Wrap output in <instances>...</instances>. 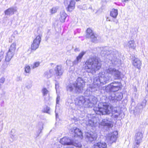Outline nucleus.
<instances>
[{
  "instance_id": "33",
  "label": "nucleus",
  "mask_w": 148,
  "mask_h": 148,
  "mask_svg": "<svg viewBox=\"0 0 148 148\" xmlns=\"http://www.w3.org/2000/svg\"><path fill=\"white\" fill-rule=\"evenodd\" d=\"M32 86V83L30 80L28 81L25 84V87L29 89H30Z\"/></svg>"
},
{
  "instance_id": "45",
  "label": "nucleus",
  "mask_w": 148,
  "mask_h": 148,
  "mask_svg": "<svg viewBox=\"0 0 148 148\" xmlns=\"http://www.w3.org/2000/svg\"><path fill=\"white\" fill-rule=\"evenodd\" d=\"M74 51L75 52L79 51V48H76L74 49Z\"/></svg>"
},
{
  "instance_id": "8",
  "label": "nucleus",
  "mask_w": 148,
  "mask_h": 148,
  "mask_svg": "<svg viewBox=\"0 0 148 148\" xmlns=\"http://www.w3.org/2000/svg\"><path fill=\"white\" fill-rule=\"evenodd\" d=\"M105 72L109 76V74L113 76L115 79H121V73L119 70L114 68L113 66L109 65L108 67H106Z\"/></svg>"
},
{
  "instance_id": "29",
  "label": "nucleus",
  "mask_w": 148,
  "mask_h": 148,
  "mask_svg": "<svg viewBox=\"0 0 148 148\" xmlns=\"http://www.w3.org/2000/svg\"><path fill=\"white\" fill-rule=\"evenodd\" d=\"M127 45L130 48H131L132 49H134L136 47V45L134 40L129 41L127 43Z\"/></svg>"
},
{
  "instance_id": "37",
  "label": "nucleus",
  "mask_w": 148,
  "mask_h": 148,
  "mask_svg": "<svg viewBox=\"0 0 148 148\" xmlns=\"http://www.w3.org/2000/svg\"><path fill=\"white\" fill-rule=\"evenodd\" d=\"M147 102V101L145 99H144L143 101L142 102L140 103V104H141L143 107H145L146 104V103Z\"/></svg>"
},
{
  "instance_id": "34",
  "label": "nucleus",
  "mask_w": 148,
  "mask_h": 148,
  "mask_svg": "<svg viewBox=\"0 0 148 148\" xmlns=\"http://www.w3.org/2000/svg\"><path fill=\"white\" fill-rule=\"evenodd\" d=\"M31 71V68L29 65H26L25 67V72L26 73H29Z\"/></svg>"
},
{
  "instance_id": "44",
  "label": "nucleus",
  "mask_w": 148,
  "mask_h": 148,
  "mask_svg": "<svg viewBox=\"0 0 148 148\" xmlns=\"http://www.w3.org/2000/svg\"><path fill=\"white\" fill-rule=\"evenodd\" d=\"M112 116H113V117L117 119L118 117V115L117 114H115L114 115H113Z\"/></svg>"
},
{
  "instance_id": "47",
  "label": "nucleus",
  "mask_w": 148,
  "mask_h": 148,
  "mask_svg": "<svg viewBox=\"0 0 148 148\" xmlns=\"http://www.w3.org/2000/svg\"><path fill=\"white\" fill-rule=\"evenodd\" d=\"M89 124H90V125H91V124H90V122H91V123H92V121H89Z\"/></svg>"
},
{
  "instance_id": "6",
  "label": "nucleus",
  "mask_w": 148,
  "mask_h": 148,
  "mask_svg": "<svg viewBox=\"0 0 148 148\" xmlns=\"http://www.w3.org/2000/svg\"><path fill=\"white\" fill-rule=\"evenodd\" d=\"M111 77L106 74L105 72H100L98 77L93 79V85L95 87H99L102 85L105 84L109 82Z\"/></svg>"
},
{
  "instance_id": "10",
  "label": "nucleus",
  "mask_w": 148,
  "mask_h": 148,
  "mask_svg": "<svg viewBox=\"0 0 148 148\" xmlns=\"http://www.w3.org/2000/svg\"><path fill=\"white\" fill-rule=\"evenodd\" d=\"M16 43L13 42L10 46L8 51L5 56V62H10L14 55L16 48Z\"/></svg>"
},
{
  "instance_id": "52",
  "label": "nucleus",
  "mask_w": 148,
  "mask_h": 148,
  "mask_svg": "<svg viewBox=\"0 0 148 148\" xmlns=\"http://www.w3.org/2000/svg\"><path fill=\"white\" fill-rule=\"evenodd\" d=\"M77 1H79V0H75Z\"/></svg>"
},
{
  "instance_id": "3",
  "label": "nucleus",
  "mask_w": 148,
  "mask_h": 148,
  "mask_svg": "<svg viewBox=\"0 0 148 148\" xmlns=\"http://www.w3.org/2000/svg\"><path fill=\"white\" fill-rule=\"evenodd\" d=\"M101 50V55L110 60L113 65L118 66L121 64V60L119 58V52L116 50L107 47H102Z\"/></svg>"
},
{
  "instance_id": "9",
  "label": "nucleus",
  "mask_w": 148,
  "mask_h": 148,
  "mask_svg": "<svg viewBox=\"0 0 148 148\" xmlns=\"http://www.w3.org/2000/svg\"><path fill=\"white\" fill-rule=\"evenodd\" d=\"M123 97V94L121 92H118L116 93L114 92H110L109 96L107 97L111 103L116 104L117 102L121 100Z\"/></svg>"
},
{
  "instance_id": "2",
  "label": "nucleus",
  "mask_w": 148,
  "mask_h": 148,
  "mask_svg": "<svg viewBox=\"0 0 148 148\" xmlns=\"http://www.w3.org/2000/svg\"><path fill=\"white\" fill-rule=\"evenodd\" d=\"M69 132L73 136H72V138L64 137L60 139V143L64 145H72L77 147H81L82 145L79 141L83 138L81 130L77 127H74L71 129Z\"/></svg>"
},
{
  "instance_id": "14",
  "label": "nucleus",
  "mask_w": 148,
  "mask_h": 148,
  "mask_svg": "<svg viewBox=\"0 0 148 148\" xmlns=\"http://www.w3.org/2000/svg\"><path fill=\"white\" fill-rule=\"evenodd\" d=\"M87 103V105L86 107L92 108L96 104L98 101L97 98L93 96H90L88 98H86Z\"/></svg>"
},
{
  "instance_id": "4",
  "label": "nucleus",
  "mask_w": 148,
  "mask_h": 148,
  "mask_svg": "<svg viewBox=\"0 0 148 148\" xmlns=\"http://www.w3.org/2000/svg\"><path fill=\"white\" fill-rule=\"evenodd\" d=\"M101 66V64L98 58L93 57L86 60L84 68L86 72L93 74L100 69Z\"/></svg>"
},
{
  "instance_id": "38",
  "label": "nucleus",
  "mask_w": 148,
  "mask_h": 148,
  "mask_svg": "<svg viewBox=\"0 0 148 148\" xmlns=\"http://www.w3.org/2000/svg\"><path fill=\"white\" fill-rule=\"evenodd\" d=\"M57 10L56 8H52L50 10V12L51 14L55 13L57 12Z\"/></svg>"
},
{
  "instance_id": "40",
  "label": "nucleus",
  "mask_w": 148,
  "mask_h": 148,
  "mask_svg": "<svg viewBox=\"0 0 148 148\" xmlns=\"http://www.w3.org/2000/svg\"><path fill=\"white\" fill-rule=\"evenodd\" d=\"M5 81V78L4 77H2L0 79V83L1 84H3L4 83Z\"/></svg>"
},
{
  "instance_id": "7",
  "label": "nucleus",
  "mask_w": 148,
  "mask_h": 148,
  "mask_svg": "<svg viewBox=\"0 0 148 148\" xmlns=\"http://www.w3.org/2000/svg\"><path fill=\"white\" fill-rule=\"evenodd\" d=\"M86 98L84 97L80 96L77 97L75 100V104L71 103L70 105V108L73 110H79L85 104V107H86L87 103Z\"/></svg>"
},
{
  "instance_id": "20",
  "label": "nucleus",
  "mask_w": 148,
  "mask_h": 148,
  "mask_svg": "<svg viewBox=\"0 0 148 148\" xmlns=\"http://www.w3.org/2000/svg\"><path fill=\"white\" fill-rule=\"evenodd\" d=\"M86 52L82 51L77 56L76 59L73 62V65H77L79 63L81 62L83 56L86 53Z\"/></svg>"
},
{
  "instance_id": "41",
  "label": "nucleus",
  "mask_w": 148,
  "mask_h": 148,
  "mask_svg": "<svg viewBox=\"0 0 148 148\" xmlns=\"http://www.w3.org/2000/svg\"><path fill=\"white\" fill-rule=\"evenodd\" d=\"M50 110V108L48 107H47L44 110L45 112L47 113H49V112Z\"/></svg>"
},
{
  "instance_id": "12",
  "label": "nucleus",
  "mask_w": 148,
  "mask_h": 148,
  "mask_svg": "<svg viewBox=\"0 0 148 148\" xmlns=\"http://www.w3.org/2000/svg\"><path fill=\"white\" fill-rule=\"evenodd\" d=\"M120 82H114L109 84L106 87L107 90L110 92H114L121 88Z\"/></svg>"
},
{
  "instance_id": "54",
  "label": "nucleus",
  "mask_w": 148,
  "mask_h": 148,
  "mask_svg": "<svg viewBox=\"0 0 148 148\" xmlns=\"http://www.w3.org/2000/svg\"><path fill=\"white\" fill-rule=\"evenodd\" d=\"M92 7L90 8H91Z\"/></svg>"
},
{
  "instance_id": "28",
  "label": "nucleus",
  "mask_w": 148,
  "mask_h": 148,
  "mask_svg": "<svg viewBox=\"0 0 148 148\" xmlns=\"http://www.w3.org/2000/svg\"><path fill=\"white\" fill-rule=\"evenodd\" d=\"M45 77L47 78H49L53 76L54 74V73L53 69H50L45 72Z\"/></svg>"
},
{
  "instance_id": "18",
  "label": "nucleus",
  "mask_w": 148,
  "mask_h": 148,
  "mask_svg": "<svg viewBox=\"0 0 148 148\" xmlns=\"http://www.w3.org/2000/svg\"><path fill=\"white\" fill-rule=\"evenodd\" d=\"M135 137L136 144L134 145L133 148H138L140 143L142 142L143 134L141 132H138L136 134Z\"/></svg>"
},
{
  "instance_id": "30",
  "label": "nucleus",
  "mask_w": 148,
  "mask_h": 148,
  "mask_svg": "<svg viewBox=\"0 0 148 148\" xmlns=\"http://www.w3.org/2000/svg\"><path fill=\"white\" fill-rule=\"evenodd\" d=\"M145 107H143V106L140 103H138L136 108V111L138 112H141L143 109Z\"/></svg>"
},
{
  "instance_id": "15",
  "label": "nucleus",
  "mask_w": 148,
  "mask_h": 148,
  "mask_svg": "<svg viewBox=\"0 0 148 148\" xmlns=\"http://www.w3.org/2000/svg\"><path fill=\"white\" fill-rule=\"evenodd\" d=\"M75 2L74 0H64V4L65 6H67V10L72 12L75 8Z\"/></svg>"
},
{
  "instance_id": "46",
  "label": "nucleus",
  "mask_w": 148,
  "mask_h": 148,
  "mask_svg": "<svg viewBox=\"0 0 148 148\" xmlns=\"http://www.w3.org/2000/svg\"><path fill=\"white\" fill-rule=\"evenodd\" d=\"M55 112H56V118H57L58 116V113H57L56 112V111H55Z\"/></svg>"
},
{
  "instance_id": "48",
  "label": "nucleus",
  "mask_w": 148,
  "mask_h": 148,
  "mask_svg": "<svg viewBox=\"0 0 148 148\" xmlns=\"http://www.w3.org/2000/svg\"><path fill=\"white\" fill-rule=\"evenodd\" d=\"M66 148H73L71 147H70V146H68L66 147Z\"/></svg>"
},
{
  "instance_id": "39",
  "label": "nucleus",
  "mask_w": 148,
  "mask_h": 148,
  "mask_svg": "<svg viewBox=\"0 0 148 148\" xmlns=\"http://www.w3.org/2000/svg\"><path fill=\"white\" fill-rule=\"evenodd\" d=\"M3 52L2 51H1L0 53V62L1 61L2 59L3 58Z\"/></svg>"
},
{
  "instance_id": "27",
  "label": "nucleus",
  "mask_w": 148,
  "mask_h": 148,
  "mask_svg": "<svg viewBox=\"0 0 148 148\" xmlns=\"http://www.w3.org/2000/svg\"><path fill=\"white\" fill-rule=\"evenodd\" d=\"M43 124L42 122H39L37 126L38 128V130L37 132L36 137H38L40 134L42 132V131L43 129Z\"/></svg>"
},
{
  "instance_id": "32",
  "label": "nucleus",
  "mask_w": 148,
  "mask_h": 148,
  "mask_svg": "<svg viewBox=\"0 0 148 148\" xmlns=\"http://www.w3.org/2000/svg\"><path fill=\"white\" fill-rule=\"evenodd\" d=\"M17 139V137L16 135L11 134L10 136L9 140L11 142H13L14 140H16Z\"/></svg>"
},
{
  "instance_id": "42",
  "label": "nucleus",
  "mask_w": 148,
  "mask_h": 148,
  "mask_svg": "<svg viewBox=\"0 0 148 148\" xmlns=\"http://www.w3.org/2000/svg\"><path fill=\"white\" fill-rule=\"evenodd\" d=\"M60 99V97L59 95H58L56 98V104L59 103V102Z\"/></svg>"
},
{
  "instance_id": "23",
  "label": "nucleus",
  "mask_w": 148,
  "mask_h": 148,
  "mask_svg": "<svg viewBox=\"0 0 148 148\" xmlns=\"http://www.w3.org/2000/svg\"><path fill=\"white\" fill-rule=\"evenodd\" d=\"M94 148H107V145L105 143H97L94 145Z\"/></svg>"
},
{
  "instance_id": "50",
  "label": "nucleus",
  "mask_w": 148,
  "mask_h": 148,
  "mask_svg": "<svg viewBox=\"0 0 148 148\" xmlns=\"http://www.w3.org/2000/svg\"><path fill=\"white\" fill-rule=\"evenodd\" d=\"M50 64H51V65L52 66V65H53L54 64L53 63H51Z\"/></svg>"
},
{
  "instance_id": "25",
  "label": "nucleus",
  "mask_w": 148,
  "mask_h": 148,
  "mask_svg": "<svg viewBox=\"0 0 148 148\" xmlns=\"http://www.w3.org/2000/svg\"><path fill=\"white\" fill-rule=\"evenodd\" d=\"M118 15V11L117 9L114 8L112 9V11L110 12V16L112 17L114 20H115V19L117 17Z\"/></svg>"
},
{
  "instance_id": "22",
  "label": "nucleus",
  "mask_w": 148,
  "mask_h": 148,
  "mask_svg": "<svg viewBox=\"0 0 148 148\" xmlns=\"http://www.w3.org/2000/svg\"><path fill=\"white\" fill-rule=\"evenodd\" d=\"M16 10L13 7L10 8L4 11L5 15L10 16L14 14Z\"/></svg>"
},
{
  "instance_id": "17",
  "label": "nucleus",
  "mask_w": 148,
  "mask_h": 148,
  "mask_svg": "<svg viewBox=\"0 0 148 148\" xmlns=\"http://www.w3.org/2000/svg\"><path fill=\"white\" fill-rule=\"evenodd\" d=\"M85 136L86 138L91 142L96 140L97 137V134L91 131L86 132Z\"/></svg>"
},
{
  "instance_id": "13",
  "label": "nucleus",
  "mask_w": 148,
  "mask_h": 148,
  "mask_svg": "<svg viewBox=\"0 0 148 148\" xmlns=\"http://www.w3.org/2000/svg\"><path fill=\"white\" fill-rule=\"evenodd\" d=\"M118 133L116 131L107 134L106 136V141L109 144H112L115 142L117 138Z\"/></svg>"
},
{
  "instance_id": "16",
  "label": "nucleus",
  "mask_w": 148,
  "mask_h": 148,
  "mask_svg": "<svg viewBox=\"0 0 148 148\" xmlns=\"http://www.w3.org/2000/svg\"><path fill=\"white\" fill-rule=\"evenodd\" d=\"M41 40V36L39 35L37 36L36 38L34 40L33 42L31 45V49L35 51L38 49L39 47Z\"/></svg>"
},
{
  "instance_id": "53",
  "label": "nucleus",
  "mask_w": 148,
  "mask_h": 148,
  "mask_svg": "<svg viewBox=\"0 0 148 148\" xmlns=\"http://www.w3.org/2000/svg\"><path fill=\"white\" fill-rule=\"evenodd\" d=\"M92 7L90 8H91Z\"/></svg>"
},
{
  "instance_id": "5",
  "label": "nucleus",
  "mask_w": 148,
  "mask_h": 148,
  "mask_svg": "<svg viewBox=\"0 0 148 148\" xmlns=\"http://www.w3.org/2000/svg\"><path fill=\"white\" fill-rule=\"evenodd\" d=\"M85 83V81L82 78L78 77L75 81L70 83L66 86V90L69 92L74 91L76 93H82Z\"/></svg>"
},
{
  "instance_id": "51",
  "label": "nucleus",
  "mask_w": 148,
  "mask_h": 148,
  "mask_svg": "<svg viewBox=\"0 0 148 148\" xmlns=\"http://www.w3.org/2000/svg\"><path fill=\"white\" fill-rule=\"evenodd\" d=\"M14 130L12 129V130H11V133H12V131H14Z\"/></svg>"
},
{
  "instance_id": "49",
  "label": "nucleus",
  "mask_w": 148,
  "mask_h": 148,
  "mask_svg": "<svg viewBox=\"0 0 148 148\" xmlns=\"http://www.w3.org/2000/svg\"><path fill=\"white\" fill-rule=\"evenodd\" d=\"M55 86H56V88L57 86V84L56 83L55 84Z\"/></svg>"
},
{
  "instance_id": "43",
  "label": "nucleus",
  "mask_w": 148,
  "mask_h": 148,
  "mask_svg": "<svg viewBox=\"0 0 148 148\" xmlns=\"http://www.w3.org/2000/svg\"><path fill=\"white\" fill-rule=\"evenodd\" d=\"M22 79L20 76H18L16 78V80L17 81L22 80Z\"/></svg>"
},
{
  "instance_id": "35",
  "label": "nucleus",
  "mask_w": 148,
  "mask_h": 148,
  "mask_svg": "<svg viewBox=\"0 0 148 148\" xmlns=\"http://www.w3.org/2000/svg\"><path fill=\"white\" fill-rule=\"evenodd\" d=\"M106 21H108L111 22L113 21V22H115L116 24H117L118 22V21L117 20H114V19L113 18L111 19L110 17H106Z\"/></svg>"
},
{
  "instance_id": "31",
  "label": "nucleus",
  "mask_w": 148,
  "mask_h": 148,
  "mask_svg": "<svg viewBox=\"0 0 148 148\" xmlns=\"http://www.w3.org/2000/svg\"><path fill=\"white\" fill-rule=\"evenodd\" d=\"M42 92L43 96H46L49 94V91L46 88H43L42 90Z\"/></svg>"
},
{
  "instance_id": "11",
  "label": "nucleus",
  "mask_w": 148,
  "mask_h": 148,
  "mask_svg": "<svg viewBox=\"0 0 148 148\" xmlns=\"http://www.w3.org/2000/svg\"><path fill=\"white\" fill-rule=\"evenodd\" d=\"M86 37L90 38L91 42L95 43L97 42L100 39L98 35L94 33L90 28H88L86 30Z\"/></svg>"
},
{
  "instance_id": "1",
  "label": "nucleus",
  "mask_w": 148,
  "mask_h": 148,
  "mask_svg": "<svg viewBox=\"0 0 148 148\" xmlns=\"http://www.w3.org/2000/svg\"><path fill=\"white\" fill-rule=\"evenodd\" d=\"M93 109L96 114L100 115H109L111 110L112 114L110 118L107 117L103 119L99 124L107 131L113 127L114 122L112 117L113 114L118 113L116 107L113 106L110 103L100 102L99 104L98 108L94 107Z\"/></svg>"
},
{
  "instance_id": "21",
  "label": "nucleus",
  "mask_w": 148,
  "mask_h": 148,
  "mask_svg": "<svg viewBox=\"0 0 148 148\" xmlns=\"http://www.w3.org/2000/svg\"><path fill=\"white\" fill-rule=\"evenodd\" d=\"M132 63L136 67L139 69H140L142 63L141 61L138 59L135 58L133 60Z\"/></svg>"
},
{
  "instance_id": "26",
  "label": "nucleus",
  "mask_w": 148,
  "mask_h": 148,
  "mask_svg": "<svg viewBox=\"0 0 148 148\" xmlns=\"http://www.w3.org/2000/svg\"><path fill=\"white\" fill-rule=\"evenodd\" d=\"M92 88L90 87H89L87 88L86 90L84 92V95L86 96L89 97L91 96L92 94Z\"/></svg>"
},
{
  "instance_id": "24",
  "label": "nucleus",
  "mask_w": 148,
  "mask_h": 148,
  "mask_svg": "<svg viewBox=\"0 0 148 148\" xmlns=\"http://www.w3.org/2000/svg\"><path fill=\"white\" fill-rule=\"evenodd\" d=\"M60 16L59 19L60 22L62 23L64 22L66 17L67 16V14L63 10L60 12Z\"/></svg>"
},
{
  "instance_id": "19",
  "label": "nucleus",
  "mask_w": 148,
  "mask_h": 148,
  "mask_svg": "<svg viewBox=\"0 0 148 148\" xmlns=\"http://www.w3.org/2000/svg\"><path fill=\"white\" fill-rule=\"evenodd\" d=\"M54 70L55 74L58 78H59L61 76L64 71L61 65H57L55 68Z\"/></svg>"
},
{
  "instance_id": "36",
  "label": "nucleus",
  "mask_w": 148,
  "mask_h": 148,
  "mask_svg": "<svg viewBox=\"0 0 148 148\" xmlns=\"http://www.w3.org/2000/svg\"><path fill=\"white\" fill-rule=\"evenodd\" d=\"M40 64L39 62H36L34 63L33 65H31V67L33 69H34L38 67L39 65Z\"/></svg>"
}]
</instances>
